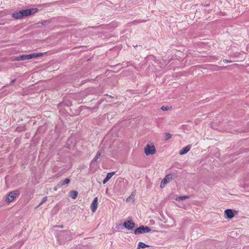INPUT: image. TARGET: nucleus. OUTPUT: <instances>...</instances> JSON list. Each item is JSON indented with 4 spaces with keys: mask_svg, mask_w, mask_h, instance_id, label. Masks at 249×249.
<instances>
[{
    "mask_svg": "<svg viewBox=\"0 0 249 249\" xmlns=\"http://www.w3.org/2000/svg\"><path fill=\"white\" fill-rule=\"evenodd\" d=\"M38 9L36 8L22 10L15 12L12 14V17L15 19H21L24 17L28 16L35 14L38 12Z\"/></svg>",
    "mask_w": 249,
    "mask_h": 249,
    "instance_id": "1",
    "label": "nucleus"
},
{
    "mask_svg": "<svg viewBox=\"0 0 249 249\" xmlns=\"http://www.w3.org/2000/svg\"><path fill=\"white\" fill-rule=\"evenodd\" d=\"M45 53H33L29 54H23L19 56H17L15 58L16 61H23L25 60H29L34 58L42 56Z\"/></svg>",
    "mask_w": 249,
    "mask_h": 249,
    "instance_id": "2",
    "label": "nucleus"
},
{
    "mask_svg": "<svg viewBox=\"0 0 249 249\" xmlns=\"http://www.w3.org/2000/svg\"><path fill=\"white\" fill-rule=\"evenodd\" d=\"M178 175L176 173H173L166 175L164 178L161 181L160 183V187L161 188L164 187L165 185L170 181V180L173 178L178 177Z\"/></svg>",
    "mask_w": 249,
    "mask_h": 249,
    "instance_id": "3",
    "label": "nucleus"
},
{
    "mask_svg": "<svg viewBox=\"0 0 249 249\" xmlns=\"http://www.w3.org/2000/svg\"><path fill=\"white\" fill-rule=\"evenodd\" d=\"M151 231V229L148 226H141L134 230V234L136 235L147 233Z\"/></svg>",
    "mask_w": 249,
    "mask_h": 249,
    "instance_id": "4",
    "label": "nucleus"
},
{
    "mask_svg": "<svg viewBox=\"0 0 249 249\" xmlns=\"http://www.w3.org/2000/svg\"><path fill=\"white\" fill-rule=\"evenodd\" d=\"M19 192L18 190H15L10 192L6 198V201L7 203L12 202L17 196H19Z\"/></svg>",
    "mask_w": 249,
    "mask_h": 249,
    "instance_id": "5",
    "label": "nucleus"
},
{
    "mask_svg": "<svg viewBox=\"0 0 249 249\" xmlns=\"http://www.w3.org/2000/svg\"><path fill=\"white\" fill-rule=\"evenodd\" d=\"M156 152V148L154 145H150L147 144L144 147V153L146 156L153 155Z\"/></svg>",
    "mask_w": 249,
    "mask_h": 249,
    "instance_id": "6",
    "label": "nucleus"
},
{
    "mask_svg": "<svg viewBox=\"0 0 249 249\" xmlns=\"http://www.w3.org/2000/svg\"><path fill=\"white\" fill-rule=\"evenodd\" d=\"M124 227L127 230H132L135 227V223L131 220H128L123 224Z\"/></svg>",
    "mask_w": 249,
    "mask_h": 249,
    "instance_id": "7",
    "label": "nucleus"
},
{
    "mask_svg": "<svg viewBox=\"0 0 249 249\" xmlns=\"http://www.w3.org/2000/svg\"><path fill=\"white\" fill-rule=\"evenodd\" d=\"M224 213L226 217L228 219H232L234 217V213L231 209H227Z\"/></svg>",
    "mask_w": 249,
    "mask_h": 249,
    "instance_id": "8",
    "label": "nucleus"
},
{
    "mask_svg": "<svg viewBox=\"0 0 249 249\" xmlns=\"http://www.w3.org/2000/svg\"><path fill=\"white\" fill-rule=\"evenodd\" d=\"M98 207V198L97 197H95L90 206L91 210L92 212H95Z\"/></svg>",
    "mask_w": 249,
    "mask_h": 249,
    "instance_id": "9",
    "label": "nucleus"
},
{
    "mask_svg": "<svg viewBox=\"0 0 249 249\" xmlns=\"http://www.w3.org/2000/svg\"><path fill=\"white\" fill-rule=\"evenodd\" d=\"M191 149V146L189 145L183 147L181 150H180L179 154L181 155L185 154L187 153Z\"/></svg>",
    "mask_w": 249,
    "mask_h": 249,
    "instance_id": "10",
    "label": "nucleus"
},
{
    "mask_svg": "<svg viewBox=\"0 0 249 249\" xmlns=\"http://www.w3.org/2000/svg\"><path fill=\"white\" fill-rule=\"evenodd\" d=\"M115 172H110L108 173L106 177L103 180V183L104 184H106L111 178V177L114 175Z\"/></svg>",
    "mask_w": 249,
    "mask_h": 249,
    "instance_id": "11",
    "label": "nucleus"
},
{
    "mask_svg": "<svg viewBox=\"0 0 249 249\" xmlns=\"http://www.w3.org/2000/svg\"><path fill=\"white\" fill-rule=\"evenodd\" d=\"M70 182V180L69 178H66L64 180H61L60 182H59L58 185L59 187H62L63 185L69 184Z\"/></svg>",
    "mask_w": 249,
    "mask_h": 249,
    "instance_id": "12",
    "label": "nucleus"
},
{
    "mask_svg": "<svg viewBox=\"0 0 249 249\" xmlns=\"http://www.w3.org/2000/svg\"><path fill=\"white\" fill-rule=\"evenodd\" d=\"M78 192L76 191H71L70 192V196L72 199H75L77 197Z\"/></svg>",
    "mask_w": 249,
    "mask_h": 249,
    "instance_id": "13",
    "label": "nucleus"
},
{
    "mask_svg": "<svg viewBox=\"0 0 249 249\" xmlns=\"http://www.w3.org/2000/svg\"><path fill=\"white\" fill-rule=\"evenodd\" d=\"M149 247H150L149 245H146L143 242H140L138 243L137 249H144L145 248Z\"/></svg>",
    "mask_w": 249,
    "mask_h": 249,
    "instance_id": "14",
    "label": "nucleus"
},
{
    "mask_svg": "<svg viewBox=\"0 0 249 249\" xmlns=\"http://www.w3.org/2000/svg\"><path fill=\"white\" fill-rule=\"evenodd\" d=\"M101 153L100 152L98 151V152L97 153V154H96V155L95 157L93 158V159L92 160V161H91V164L92 163H93V162H96V161H97V160L99 159V158L101 156Z\"/></svg>",
    "mask_w": 249,
    "mask_h": 249,
    "instance_id": "15",
    "label": "nucleus"
},
{
    "mask_svg": "<svg viewBox=\"0 0 249 249\" xmlns=\"http://www.w3.org/2000/svg\"><path fill=\"white\" fill-rule=\"evenodd\" d=\"M172 135L170 133H166L164 136V140L168 141L172 138Z\"/></svg>",
    "mask_w": 249,
    "mask_h": 249,
    "instance_id": "16",
    "label": "nucleus"
},
{
    "mask_svg": "<svg viewBox=\"0 0 249 249\" xmlns=\"http://www.w3.org/2000/svg\"><path fill=\"white\" fill-rule=\"evenodd\" d=\"M171 108H172V107H169L168 106H162L161 107V110L163 111H168L170 110Z\"/></svg>",
    "mask_w": 249,
    "mask_h": 249,
    "instance_id": "17",
    "label": "nucleus"
},
{
    "mask_svg": "<svg viewBox=\"0 0 249 249\" xmlns=\"http://www.w3.org/2000/svg\"><path fill=\"white\" fill-rule=\"evenodd\" d=\"M47 196L43 197L42 198V200H41V202L39 203V204L37 206V207H39L40 205H41L43 203H44L47 200Z\"/></svg>",
    "mask_w": 249,
    "mask_h": 249,
    "instance_id": "18",
    "label": "nucleus"
},
{
    "mask_svg": "<svg viewBox=\"0 0 249 249\" xmlns=\"http://www.w3.org/2000/svg\"><path fill=\"white\" fill-rule=\"evenodd\" d=\"M189 197L188 196H179L178 197V200H184L186 198H188Z\"/></svg>",
    "mask_w": 249,
    "mask_h": 249,
    "instance_id": "19",
    "label": "nucleus"
},
{
    "mask_svg": "<svg viewBox=\"0 0 249 249\" xmlns=\"http://www.w3.org/2000/svg\"><path fill=\"white\" fill-rule=\"evenodd\" d=\"M63 233L64 235H69L71 234V232L69 231H63Z\"/></svg>",
    "mask_w": 249,
    "mask_h": 249,
    "instance_id": "20",
    "label": "nucleus"
},
{
    "mask_svg": "<svg viewBox=\"0 0 249 249\" xmlns=\"http://www.w3.org/2000/svg\"><path fill=\"white\" fill-rule=\"evenodd\" d=\"M223 61L224 62H225V63H227L231 62V60H229V59H223Z\"/></svg>",
    "mask_w": 249,
    "mask_h": 249,
    "instance_id": "21",
    "label": "nucleus"
},
{
    "mask_svg": "<svg viewBox=\"0 0 249 249\" xmlns=\"http://www.w3.org/2000/svg\"><path fill=\"white\" fill-rule=\"evenodd\" d=\"M146 20H135L134 21V22H137V23H140V22H146Z\"/></svg>",
    "mask_w": 249,
    "mask_h": 249,
    "instance_id": "22",
    "label": "nucleus"
},
{
    "mask_svg": "<svg viewBox=\"0 0 249 249\" xmlns=\"http://www.w3.org/2000/svg\"><path fill=\"white\" fill-rule=\"evenodd\" d=\"M49 21L48 20H44L42 22L41 24L43 25H46L47 23H48Z\"/></svg>",
    "mask_w": 249,
    "mask_h": 249,
    "instance_id": "23",
    "label": "nucleus"
},
{
    "mask_svg": "<svg viewBox=\"0 0 249 249\" xmlns=\"http://www.w3.org/2000/svg\"><path fill=\"white\" fill-rule=\"evenodd\" d=\"M15 81H16V79H13V80H12L11 81L10 84H13L14 83H15Z\"/></svg>",
    "mask_w": 249,
    "mask_h": 249,
    "instance_id": "24",
    "label": "nucleus"
},
{
    "mask_svg": "<svg viewBox=\"0 0 249 249\" xmlns=\"http://www.w3.org/2000/svg\"><path fill=\"white\" fill-rule=\"evenodd\" d=\"M216 67H217V68H221V69H225V68H226V67H224V66H223V67H217V66H216Z\"/></svg>",
    "mask_w": 249,
    "mask_h": 249,
    "instance_id": "25",
    "label": "nucleus"
},
{
    "mask_svg": "<svg viewBox=\"0 0 249 249\" xmlns=\"http://www.w3.org/2000/svg\"><path fill=\"white\" fill-rule=\"evenodd\" d=\"M59 227L62 228L63 227V226L62 225V226H59Z\"/></svg>",
    "mask_w": 249,
    "mask_h": 249,
    "instance_id": "26",
    "label": "nucleus"
},
{
    "mask_svg": "<svg viewBox=\"0 0 249 249\" xmlns=\"http://www.w3.org/2000/svg\"><path fill=\"white\" fill-rule=\"evenodd\" d=\"M71 239H72V237H70V238H69V240H71Z\"/></svg>",
    "mask_w": 249,
    "mask_h": 249,
    "instance_id": "27",
    "label": "nucleus"
}]
</instances>
